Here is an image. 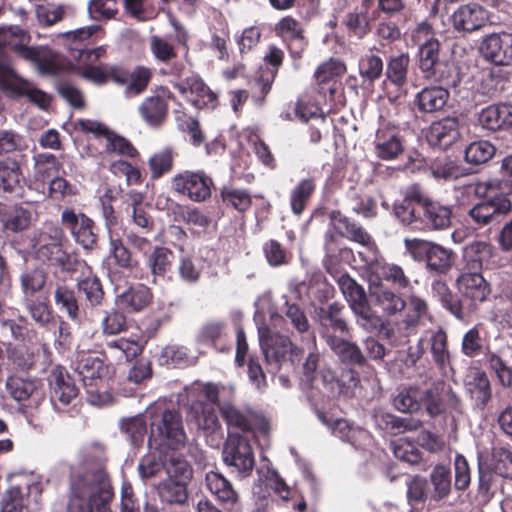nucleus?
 Masks as SVG:
<instances>
[{"mask_svg": "<svg viewBox=\"0 0 512 512\" xmlns=\"http://www.w3.org/2000/svg\"><path fill=\"white\" fill-rule=\"evenodd\" d=\"M329 220L328 229L324 234L325 256L323 265L333 282L325 279L326 285L329 288H333L335 284L339 288H362L348 273L340 269L341 264L350 263L354 258L353 250L343 245L341 238L345 237L368 250L367 256L359 252L365 263H372L375 260V242L362 226L349 219L339 210L331 211Z\"/></svg>", "mask_w": 512, "mask_h": 512, "instance_id": "1", "label": "nucleus"}, {"mask_svg": "<svg viewBox=\"0 0 512 512\" xmlns=\"http://www.w3.org/2000/svg\"><path fill=\"white\" fill-rule=\"evenodd\" d=\"M73 367L80 376L89 403L102 406L112 402L113 396L105 381L109 367L103 358L91 351H77Z\"/></svg>", "mask_w": 512, "mask_h": 512, "instance_id": "2", "label": "nucleus"}, {"mask_svg": "<svg viewBox=\"0 0 512 512\" xmlns=\"http://www.w3.org/2000/svg\"><path fill=\"white\" fill-rule=\"evenodd\" d=\"M33 250L41 261L70 270L76 263V257L67 251L68 239L63 227L53 222H45L31 239Z\"/></svg>", "mask_w": 512, "mask_h": 512, "instance_id": "3", "label": "nucleus"}, {"mask_svg": "<svg viewBox=\"0 0 512 512\" xmlns=\"http://www.w3.org/2000/svg\"><path fill=\"white\" fill-rule=\"evenodd\" d=\"M259 342L266 363L278 372L281 369L296 371L304 357V350L295 345L287 335L270 327L259 328Z\"/></svg>", "mask_w": 512, "mask_h": 512, "instance_id": "4", "label": "nucleus"}, {"mask_svg": "<svg viewBox=\"0 0 512 512\" xmlns=\"http://www.w3.org/2000/svg\"><path fill=\"white\" fill-rule=\"evenodd\" d=\"M348 339H331V346H329L339 363L346 369L342 372L340 378L336 380L340 393L344 394H348V390L355 388L360 383L358 370H362L368 365L367 359L360 347Z\"/></svg>", "mask_w": 512, "mask_h": 512, "instance_id": "5", "label": "nucleus"}, {"mask_svg": "<svg viewBox=\"0 0 512 512\" xmlns=\"http://www.w3.org/2000/svg\"><path fill=\"white\" fill-rule=\"evenodd\" d=\"M352 310L363 317L370 319L373 316L372 305H378L387 314H395L405 307L403 298L392 290H341Z\"/></svg>", "mask_w": 512, "mask_h": 512, "instance_id": "6", "label": "nucleus"}, {"mask_svg": "<svg viewBox=\"0 0 512 512\" xmlns=\"http://www.w3.org/2000/svg\"><path fill=\"white\" fill-rule=\"evenodd\" d=\"M178 451L186 446L187 436L181 414L175 409H165L158 421L151 424L150 441Z\"/></svg>", "mask_w": 512, "mask_h": 512, "instance_id": "7", "label": "nucleus"}, {"mask_svg": "<svg viewBox=\"0 0 512 512\" xmlns=\"http://www.w3.org/2000/svg\"><path fill=\"white\" fill-rule=\"evenodd\" d=\"M222 460L242 477L249 476L255 466L254 451L249 440L238 433L229 432L224 443Z\"/></svg>", "mask_w": 512, "mask_h": 512, "instance_id": "8", "label": "nucleus"}, {"mask_svg": "<svg viewBox=\"0 0 512 512\" xmlns=\"http://www.w3.org/2000/svg\"><path fill=\"white\" fill-rule=\"evenodd\" d=\"M30 40L28 31L19 26L0 28V45L11 46L20 57L35 62L42 73H53L54 65L51 62H43V51L28 46Z\"/></svg>", "mask_w": 512, "mask_h": 512, "instance_id": "9", "label": "nucleus"}, {"mask_svg": "<svg viewBox=\"0 0 512 512\" xmlns=\"http://www.w3.org/2000/svg\"><path fill=\"white\" fill-rule=\"evenodd\" d=\"M172 189L193 202H205L211 197L214 182L202 170H184L171 180Z\"/></svg>", "mask_w": 512, "mask_h": 512, "instance_id": "10", "label": "nucleus"}, {"mask_svg": "<svg viewBox=\"0 0 512 512\" xmlns=\"http://www.w3.org/2000/svg\"><path fill=\"white\" fill-rule=\"evenodd\" d=\"M0 88L18 96H26L42 109L50 104V96L20 77L6 61H0Z\"/></svg>", "mask_w": 512, "mask_h": 512, "instance_id": "11", "label": "nucleus"}, {"mask_svg": "<svg viewBox=\"0 0 512 512\" xmlns=\"http://www.w3.org/2000/svg\"><path fill=\"white\" fill-rule=\"evenodd\" d=\"M460 404L459 396L444 381H435L429 388L422 389V407L431 418L444 414L447 409L456 410Z\"/></svg>", "mask_w": 512, "mask_h": 512, "instance_id": "12", "label": "nucleus"}, {"mask_svg": "<svg viewBox=\"0 0 512 512\" xmlns=\"http://www.w3.org/2000/svg\"><path fill=\"white\" fill-rule=\"evenodd\" d=\"M61 224L84 249L91 250L96 246L95 223L84 213L65 208L61 212Z\"/></svg>", "mask_w": 512, "mask_h": 512, "instance_id": "13", "label": "nucleus"}, {"mask_svg": "<svg viewBox=\"0 0 512 512\" xmlns=\"http://www.w3.org/2000/svg\"><path fill=\"white\" fill-rule=\"evenodd\" d=\"M491 290H445L441 295L442 305L456 318L463 319L486 300Z\"/></svg>", "mask_w": 512, "mask_h": 512, "instance_id": "14", "label": "nucleus"}, {"mask_svg": "<svg viewBox=\"0 0 512 512\" xmlns=\"http://www.w3.org/2000/svg\"><path fill=\"white\" fill-rule=\"evenodd\" d=\"M77 127L83 132L92 133L104 141L106 151L134 157L137 150L124 137L112 132L104 124L91 119H81Z\"/></svg>", "mask_w": 512, "mask_h": 512, "instance_id": "15", "label": "nucleus"}, {"mask_svg": "<svg viewBox=\"0 0 512 512\" xmlns=\"http://www.w3.org/2000/svg\"><path fill=\"white\" fill-rule=\"evenodd\" d=\"M479 52L486 61L494 65H512V33L487 35L480 43Z\"/></svg>", "mask_w": 512, "mask_h": 512, "instance_id": "16", "label": "nucleus"}, {"mask_svg": "<svg viewBox=\"0 0 512 512\" xmlns=\"http://www.w3.org/2000/svg\"><path fill=\"white\" fill-rule=\"evenodd\" d=\"M51 402L58 411L66 408L77 398L79 389L72 377L61 366L55 367L50 376Z\"/></svg>", "mask_w": 512, "mask_h": 512, "instance_id": "17", "label": "nucleus"}, {"mask_svg": "<svg viewBox=\"0 0 512 512\" xmlns=\"http://www.w3.org/2000/svg\"><path fill=\"white\" fill-rule=\"evenodd\" d=\"M511 202L506 197H495L474 204L468 211L469 219L482 227L499 222L511 210Z\"/></svg>", "mask_w": 512, "mask_h": 512, "instance_id": "18", "label": "nucleus"}, {"mask_svg": "<svg viewBox=\"0 0 512 512\" xmlns=\"http://www.w3.org/2000/svg\"><path fill=\"white\" fill-rule=\"evenodd\" d=\"M205 486L215 500L226 510L233 511L240 505V494L222 473L209 471L205 475Z\"/></svg>", "mask_w": 512, "mask_h": 512, "instance_id": "19", "label": "nucleus"}, {"mask_svg": "<svg viewBox=\"0 0 512 512\" xmlns=\"http://www.w3.org/2000/svg\"><path fill=\"white\" fill-rule=\"evenodd\" d=\"M172 97V92L164 87H160L155 95L146 97L138 108L143 121L152 127L162 125L168 114V100Z\"/></svg>", "mask_w": 512, "mask_h": 512, "instance_id": "20", "label": "nucleus"}, {"mask_svg": "<svg viewBox=\"0 0 512 512\" xmlns=\"http://www.w3.org/2000/svg\"><path fill=\"white\" fill-rule=\"evenodd\" d=\"M8 394L18 402H29L37 406L44 399V390L39 380L10 376L6 380Z\"/></svg>", "mask_w": 512, "mask_h": 512, "instance_id": "21", "label": "nucleus"}, {"mask_svg": "<svg viewBox=\"0 0 512 512\" xmlns=\"http://www.w3.org/2000/svg\"><path fill=\"white\" fill-rule=\"evenodd\" d=\"M376 155L384 160L397 158L403 152L399 130L388 122H381L374 139Z\"/></svg>", "mask_w": 512, "mask_h": 512, "instance_id": "22", "label": "nucleus"}, {"mask_svg": "<svg viewBox=\"0 0 512 512\" xmlns=\"http://www.w3.org/2000/svg\"><path fill=\"white\" fill-rule=\"evenodd\" d=\"M173 86L196 108L214 107L216 95L198 75H192L183 81L173 82Z\"/></svg>", "mask_w": 512, "mask_h": 512, "instance_id": "23", "label": "nucleus"}, {"mask_svg": "<svg viewBox=\"0 0 512 512\" xmlns=\"http://www.w3.org/2000/svg\"><path fill=\"white\" fill-rule=\"evenodd\" d=\"M421 210L420 229L444 230L451 224L452 209L438 201L430 199L418 200Z\"/></svg>", "mask_w": 512, "mask_h": 512, "instance_id": "24", "label": "nucleus"}, {"mask_svg": "<svg viewBox=\"0 0 512 512\" xmlns=\"http://www.w3.org/2000/svg\"><path fill=\"white\" fill-rule=\"evenodd\" d=\"M405 245L411 252L419 251L426 255L427 267L437 272H444L452 264L450 250L419 239H406Z\"/></svg>", "mask_w": 512, "mask_h": 512, "instance_id": "25", "label": "nucleus"}, {"mask_svg": "<svg viewBox=\"0 0 512 512\" xmlns=\"http://www.w3.org/2000/svg\"><path fill=\"white\" fill-rule=\"evenodd\" d=\"M488 19L486 10L476 3L460 6L451 16L454 29L458 32L471 33L479 30Z\"/></svg>", "mask_w": 512, "mask_h": 512, "instance_id": "26", "label": "nucleus"}, {"mask_svg": "<svg viewBox=\"0 0 512 512\" xmlns=\"http://www.w3.org/2000/svg\"><path fill=\"white\" fill-rule=\"evenodd\" d=\"M322 327V337L328 346H331V339L342 340L351 338L349 327L341 317V308L332 304L327 310L322 309L319 315Z\"/></svg>", "mask_w": 512, "mask_h": 512, "instance_id": "27", "label": "nucleus"}, {"mask_svg": "<svg viewBox=\"0 0 512 512\" xmlns=\"http://www.w3.org/2000/svg\"><path fill=\"white\" fill-rule=\"evenodd\" d=\"M459 137V120L456 117H447L433 122L426 135L429 145L439 149L450 147Z\"/></svg>", "mask_w": 512, "mask_h": 512, "instance_id": "28", "label": "nucleus"}, {"mask_svg": "<svg viewBox=\"0 0 512 512\" xmlns=\"http://www.w3.org/2000/svg\"><path fill=\"white\" fill-rule=\"evenodd\" d=\"M478 123L493 132L512 127V105L501 103L483 108L478 114Z\"/></svg>", "mask_w": 512, "mask_h": 512, "instance_id": "29", "label": "nucleus"}, {"mask_svg": "<svg viewBox=\"0 0 512 512\" xmlns=\"http://www.w3.org/2000/svg\"><path fill=\"white\" fill-rule=\"evenodd\" d=\"M375 427L390 435H399L417 430L421 422L413 418L399 417L383 410H375L372 415Z\"/></svg>", "mask_w": 512, "mask_h": 512, "instance_id": "30", "label": "nucleus"}, {"mask_svg": "<svg viewBox=\"0 0 512 512\" xmlns=\"http://www.w3.org/2000/svg\"><path fill=\"white\" fill-rule=\"evenodd\" d=\"M369 266L371 273L376 277L370 280L369 288L380 285L376 280L386 281L390 285L405 288L411 285L410 279L404 274L402 268L395 264L379 263L377 261V250L375 251V260L372 263H365Z\"/></svg>", "mask_w": 512, "mask_h": 512, "instance_id": "31", "label": "nucleus"}, {"mask_svg": "<svg viewBox=\"0 0 512 512\" xmlns=\"http://www.w3.org/2000/svg\"><path fill=\"white\" fill-rule=\"evenodd\" d=\"M283 56V51L278 47L274 45L269 47V51L265 55L264 60L266 63L271 65L272 68L263 70L256 80V86L262 94L261 98L254 96V101L257 105L261 106L263 104L265 95L270 91L277 74L278 67L282 64Z\"/></svg>", "mask_w": 512, "mask_h": 512, "instance_id": "32", "label": "nucleus"}, {"mask_svg": "<svg viewBox=\"0 0 512 512\" xmlns=\"http://www.w3.org/2000/svg\"><path fill=\"white\" fill-rule=\"evenodd\" d=\"M174 260L173 252L166 247H155L148 256V265L153 275L154 285H164L166 279L170 276L172 263Z\"/></svg>", "mask_w": 512, "mask_h": 512, "instance_id": "33", "label": "nucleus"}, {"mask_svg": "<svg viewBox=\"0 0 512 512\" xmlns=\"http://www.w3.org/2000/svg\"><path fill=\"white\" fill-rule=\"evenodd\" d=\"M418 66L424 76L435 79L437 67L440 64V42L438 39H430L418 46Z\"/></svg>", "mask_w": 512, "mask_h": 512, "instance_id": "34", "label": "nucleus"}, {"mask_svg": "<svg viewBox=\"0 0 512 512\" xmlns=\"http://www.w3.org/2000/svg\"><path fill=\"white\" fill-rule=\"evenodd\" d=\"M145 342L141 337H121L106 342V348L118 362H130L138 357L144 349Z\"/></svg>", "mask_w": 512, "mask_h": 512, "instance_id": "35", "label": "nucleus"}, {"mask_svg": "<svg viewBox=\"0 0 512 512\" xmlns=\"http://www.w3.org/2000/svg\"><path fill=\"white\" fill-rule=\"evenodd\" d=\"M449 98V92L440 86L425 87L416 94L415 103L419 111L434 113L443 109Z\"/></svg>", "mask_w": 512, "mask_h": 512, "instance_id": "36", "label": "nucleus"}, {"mask_svg": "<svg viewBox=\"0 0 512 512\" xmlns=\"http://www.w3.org/2000/svg\"><path fill=\"white\" fill-rule=\"evenodd\" d=\"M156 492L162 504L183 506L189 499L188 486L172 479L165 478L160 481Z\"/></svg>", "mask_w": 512, "mask_h": 512, "instance_id": "37", "label": "nucleus"}, {"mask_svg": "<svg viewBox=\"0 0 512 512\" xmlns=\"http://www.w3.org/2000/svg\"><path fill=\"white\" fill-rule=\"evenodd\" d=\"M32 491L40 492L39 485L36 483L11 486L4 494L2 499L1 512H29L27 510L28 503L24 495L30 494Z\"/></svg>", "mask_w": 512, "mask_h": 512, "instance_id": "38", "label": "nucleus"}, {"mask_svg": "<svg viewBox=\"0 0 512 512\" xmlns=\"http://www.w3.org/2000/svg\"><path fill=\"white\" fill-rule=\"evenodd\" d=\"M220 414L228 428H234L242 432L253 431V412L242 410L232 404L226 403L220 406Z\"/></svg>", "mask_w": 512, "mask_h": 512, "instance_id": "39", "label": "nucleus"}, {"mask_svg": "<svg viewBox=\"0 0 512 512\" xmlns=\"http://www.w3.org/2000/svg\"><path fill=\"white\" fill-rule=\"evenodd\" d=\"M467 389L476 406L484 410L492 399L490 380L484 371L476 372L467 384Z\"/></svg>", "mask_w": 512, "mask_h": 512, "instance_id": "40", "label": "nucleus"}, {"mask_svg": "<svg viewBox=\"0 0 512 512\" xmlns=\"http://www.w3.org/2000/svg\"><path fill=\"white\" fill-rule=\"evenodd\" d=\"M276 31L284 41L288 42V47L292 53L299 54L304 48V37L301 25L290 17L283 18L277 25Z\"/></svg>", "mask_w": 512, "mask_h": 512, "instance_id": "41", "label": "nucleus"}, {"mask_svg": "<svg viewBox=\"0 0 512 512\" xmlns=\"http://www.w3.org/2000/svg\"><path fill=\"white\" fill-rule=\"evenodd\" d=\"M225 325L223 322H208L202 326L197 336L199 343L210 345L219 352H228L230 347L224 341Z\"/></svg>", "mask_w": 512, "mask_h": 512, "instance_id": "42", "label": "nucleus"}, {"mask_svg": "<svg viewBox=\"0 0 512 512\" xmlns=\"http://www.w3.org/2000/svg\"><path fill=\"white\" fill-rule=\"evenodd\" d=\"M393 406L402 413H417L422 409V389L418 386L402 388L394 397Z\"/></svg>", "mask_w": 512, "mask_h": 512, "instance_id": "43", "label": "nucleus"}, {"mask_svg": "<svg viewBox=\"0 0 512 512\" xmlns=\"http://www.w3.org/2000/svg\"><path fill=\"white\" fill-rule=\"evenodd\" d=\"M410 57L407 53L390 56L387 62L386 77L397 87H403L407 83Z\"/></svg>", "mask_w": 512, "mask_h": 512, "instance_id": "44", "label": "nucleus"}, {"mask_svg": "<svg viewBox=\"0 0 512 512\" xmlns=\"http://www.w3.org/2000/svg\"><path fill=\"white\" fill-rule=\"evenodd\" d=\"M151 299L150 290H125L117 296L116 305L127 312H138L145 308Z\"/></svg>", "mask_w": 512, "mask_h": 512, "instance_id": "45", "label": "nucleus"}, {"mask_svg": "<svg viewBox=\"0 0 512 512\" xmlns=\"http://www.w3.org/2000/svg\"><path fill=\"white\" fill-rule=\"evenodd\" d=\"M489 467L496 475L512 480V450L507 446H494Z\"/></svg>", "mask_w": 512, "mask_h": 512, "instance_id": "46", "label": "nucleus"}, {"mask_svg": "<svg viewBox=\"0 0 512 512\" xmlns=\"http://www.w3.org/2000/svg\"><path fill=\"white\" fill-rule=\"evenodd\" d=\"M316 188L313 178L301 180L290 192V207L294 215L300 216Z\"/></svg>", "mask_w": 512, "mask_h": 512, "instance_id": "47", "label": "nucleus"}, {"mask_svg": "<svg viewBox=\"0 0 512 512\" xmlns=\"http://www.w3.org/2000/svg\"><path fill=\"white\" fill-rule=\"evenodd\" d=\"M393 212L403 225L413 229H420L421 210L416 208V203L413 199L404 198L395 202Z\"/></svg>", "mask_w": 512, "mask_h": 512, "instance_id": "48", "label": "nucleus"}, {"mask_svg": "<svg viewBox=\"0 0 512 512\" xmlns=\"http://www.w3.org/2000/svg\"><path fill=\"white\" fill-rule=\"evenodd\" d=\"M120 430L133 446L138 447L144 441L147 423L142 415L124 418L120 422Z\"/></svg>", "mask_w": 512, "mask_h": 512, "instance_id": "49", "label": "nucleus"}, {"mask_svg": "<svg viewBox=\"0 0 512 512\" xmlns=\"http://www.w3.org/2000/svg\"><path fill=\"white\" fill-rule=\"evenodd\" d=\"M384 69V63L379 55L373 52L364 54L359 60V74L364 82L373 83L378 80Z\"/></svg>", "mask_w": 512, "mask_h": 512, "instance_id": "50", "label": "nucleus"}, {"mask_svg": "<svg viewBox=\"0 0 512 512\" xmlns=\"http://www.w3.org/2000/svg\"><path fill=\"white\" fill-rule=\"evenodd\" d=\"M21 172L16 161L6 159L0 161V189L14 192L20 187Z\"/></svg>", "mask_w": 512, "mask_h": 512, "instance_id": "51", "label": "nucleus"}, {"mask_svg": "<svg viewBox=\"0 0 512 512\" xmlns=\"http://www.w3.org/2000/svg\"><path fill=\"white\" fill-rule=\"evenodd\" d=\"M484 362L495 373L499 383L504 387L512 386V368L495 352L487 347L484 353Z\"/></svg>", "mask_w": 512, "mask_h": 512, "instance_id": "52", "label": "nucleus"}, {"mask_svg": "<svg viewBox=\"0 0 512 512\" xmlns=\"http://www.w3.org/2000/svg\"><path fill=\"white\" fill-rule=\"evenodd\" d=\"M431 353L434 362L440 370H445L450 365V353L448 351L447 334L439 329L431 337Z\"/></svg>", "mask_w": 512, "mask_h": 512, "instance_id": "53", "label": "nucleus"}, {"mask_svg": "<svg viewBox=\"0 0 512 512\" xmlns=\"http://www.w3.org/2000/svg\"><path fill=\"white\" fill-rule=\"evenodd\" d=\"M2 222L5 229L19 232L31 224L32 212L21 206H15L8 213L2 215Z\"/></svg>", "mask_w": 512, "mask_h": 512, "instance_id": "54", "label": "nucleus"}, {"mask_svg": "<svg viewBox=\"0 0 512 512\" xmlns=\"http://www.w3.org/2000/svg\"><path fill=\"white\" fill-rule=\"evenodd\" d=\"M495 153V147L485 140L469 144L465 149V160L467 163L480 165L488 162Z\"/></svg>", "mask_w": 512, "mask_h": 512, "instance_id": "55", "label": "nucleus"}, {"mask_svg": "<svg viewBox=\"0 0 512 512\" xmlns=\"http://www.w3.org/2000/svg\"><path fill=\"white\" fill-rule=\"evenodd\" d=\"M87 11L92 20L107 21L118 14V4L116 0H89Z\"/></svg>", "mask_w": 512, "mask_h": 512, "instance_id": "56", "label": "nucleus"}, {"mask_svg": "<svg viewBox=\"0 0 512 512\" xmlns=\"http://www.w3.org/2000/svg\"><path fill=\"white\" fill-rule=\"evenodd\" d=\"M430 480L434 487V498L443 499L451 491V471L444 465H437L430 474Z\"/></svg>", "mask_w": 512, "mask_h": 512, "instance_id": "57", "label": "nucleus"}, {"mask_svg": "<svg viewBox=\"0 0 512 512\" xmlns=\"http://www.w3.org/2000/svg\"><path fill=\"white\" fill-rule=\"evenodd\" d=\"M463 255L468 266L481 268L482 261L491 255V245L486 241H473L465 246Z\"/></svg>", "mask_w": 512, "mask_h": 512, "instance_id": "58", "label": "nucleus"}, {"mask_svg": "<svg viewBox=\"0 0 512 512\" xmlns=\"http://www.w3.org/2000/svg\"><path fill=\"white\" fill-rule=\"evenodd\" d=\"M173 157L172 150L168 148L153 154L148 161L151 177L158 179L170 172L173 167Z\"/></svg>", "mask_w": 512, "mask_h": 512, "instance_id": "59", "label": "nucleus"}, {"mask_svg": "<svg viewBox=\"0 0 512 512\" xmlns=\"http://www.w3.org/2000/svg\"><path fill=\"white\" fill-rule=\"evenodd\" d=\"M461 351L465 356L469 358H475L487 351V347L485 348L484 346L480 331L476 326L469 329L464 334L461 344Z\"/></svg>", "mask_w": 512, "mask_h": 512, "instance_id": "60", "label": "nucleus"}, {"mask_svg": "<svg viewBox=\"0 0 512 512\" xmlns=\"http://www.w3.org/2000/svg\"><path fill=\"white\" fill-rule=\"evenodd\" d=\"M221 198L226 205L241 212L248 210L252 203L251 196L246 190L232 187H224L221 190Z\"/></svg>", "mask_w": 512, "mask_h": 512, "instance_id": "61", "label": "nucleus"}, {"mask_svg": "<svg viewBox=\"0 0 512 512\" xmlns=\"http://www.w3.org/2000/svg\"><path fill=\"white\" fill-rule=\"evenodd\" d=\"M167 479L181 481L185 485H189L193 470L189 463L182 459L171 458L166 465Z\"/></svg>", "mask_w": 512, "mask_h": 512, "instance_id": "62", "label": "nucleus"}, {"mask_svg": "<svg viewBox=\"0 0 512 512\" xmlns=\"http://www.w3.org/2000/svg\"><path fill=\"white\" fill-rule=\"evenodd\" d=\"M247 364V375L250 383L259 391H264L268 384L266 374L260 363V358L256 355H250Z\"/></svg>", "mask_w": 512, "mask_h": 512, "instance_id": "63", "label": "nucleus"}, {"mask_svg": "<svg viewBox=\"0 0 512 512\" xmlns=\"http://www.w3.org/2000/svg\"><path fill=\"white\" fill-rule=\"evenodd\" d=\"M120 512H143L139 499L128 481H124L121 486Z\"/></svg>", "mask_w": 512, "mask_h": 512, "instance_id": "64", "label": "nucleus"}]
</instances>
